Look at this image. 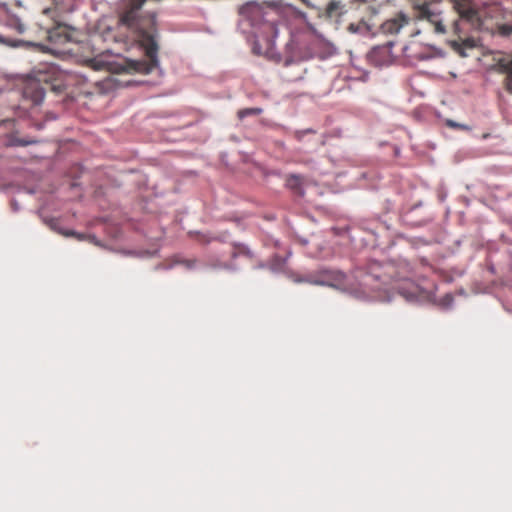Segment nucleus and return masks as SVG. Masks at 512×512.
<instances>
[{"instance_id": "obj_1", "label": "nucleus", "mask_w": 512, "mask_h": 512, "mask_svg": "<svg viewBox=\"0 0 512 512\" xmlns=\"http://www.w3.org/2000/svg\"><path fill=\"white\" fill-rule=\"evenodd\" d=\"M147 0H122L117 9L116 41L138 43L147 60L124 59L115 64L116 73L148 74L158 67V28L156 13L143 11Z\"/></svg>"}, {"instance_id": "obj_2", "label": "nucleus", "mask_w": 512, "mask_h": 512, "mask_svg": "<svg viewBox=\"0 0 512 512\" xmlns=\"http://www.w3.org/2000/svg\"><path fill=\"white\" fill-rule=\"evenodd\" d=\"M370 13V5L363 0H331L324 9L325 17L337 25L367 23Z\"/></svg>"}, {"instance_id": "obj_3", "label": "nucleus", "mask_w": 512, "mask_h": 512, "mask_svg": "<svg viewBox=\"0 0 512 512\" xmlns=\"http://www.w3.org/2000/svg\"><path fill=\"white\" fill-rule=\"evenodd\" d=\"M409 2L417 19L429 22L438 34L446 32L440 0H409Z\"/></svg>"}, {"instance_id": "obj_4", "label": "nucleus", "mask_w": 512, "mask_h": 512, "mask_svg": "<svg viewBox=\"0 0 512 512\" xmlns=\"http://www.w3.org/2000/svg\"><path fill=\"white\" fill-rule=\"evenodd\" d=\"M345 279L346 275L339 270L320 269L314 273L307 274L298 281L338 288L345 283Z\"/></svg>"}, {"instance_id": "obj_5", "label": "nucleus", "mask_w": 512, "mask_h": 512, "mask_svg": "<svg viewBox=\"0 0 512 512\" xmlns=\"http://www.w3.org/2000/svg\"><path fill=\"white\" fill-rule=\"evenodd\" d=\"M238 13L243 20L249 22L251 26L259 24L263 17V6L256 2H247L239 7Z\"/></svg>"}, {"instance_id": "obj_6", "label": "nucleus", "mask_w": 512, "mask_h": 512, "mask_svg": "<svg viewBox=\"0 0 512 512\" xmlns=\"http://www.w3.org/2000/svg\"><path fill=\"white\" fill-rule=\"evenodd\" d=\"M45 95V90L40 81L30 80L27 81L23 88V97L30 100L33 105H39Z\"/></svg>"}, {"instance_id": "obj_7", "label": "nucleus", "mask_w": 512, "mask_h": 512, "mask_svg": "<svg viewBox=\"0 0 512 512\" xmlns=\"http://www.w3.org/2000/svg\"><path fill=\"white\" fill-rule=\"evenodd\" d=\"M0 22L18 34H23L25 31V24L22 22L20 16L10 9H5L0 13Z\"/></svg>"}, {"instance_id": "obj_8", "label": "nucleus", "mask_w": 512, "mask_h": 512, "mask_svg": "<svg viewBox=\"0 0 512 512\" xmlns=\"http://www.w3.org/2000/svg\"><path fill=\"white\" fill-rule=\"evenodd\" d=\"M47 39L54 44H64L70 40V33L66 25L57 23L51 28H47Z\"/></svg>"}, {"instance_id": "obj_9", "label": "nucleus", "mask_w": 512, "mask_h": 512, "mask_svg": "<svg viewBox=\"0 0 512 512\" xmlns=\"http://www.w3.org/2000/svg\"><path fill=\"white\" fill-rule=\"evenodd\" d=\"M408 23L409 18L405 14L399 13L395 17L386 20L381 25V29L385 34L394 35L399 33V31Z\"/></svg>"}, {"instance_id": "obj_10", "label": "nucleus", "mask_w": 512, "mask_h": 512, "mask_svg": "<svg viewBox=\"0 0 512 512\" xmlns=\"http://www.w3.org/2000/svg\"><path fill=\"white\" fill-rule=\"evenodd\" d=\"M454 7L461 19H465L471 23L478 20V12L470 0L457 1Z\"/></svg>"}, {"instance_id": "obj_11", "label": "nucleus", "mask_w": 512, "mask_h": 512, "mask_svg": "<svg viewBox=\"0 0 512 512\" xmlns=\"http://www.w3.org/2000/svg\"><path fill=\"white\" fill-rule=\"evenodd\" d=\"M398 293L407 300H414L421 295V288L413 281L405 280L394 286Z\"/></svg>"}, {"instance_id": "obj_12", "label": "nucleus", "mask_w": 512, "mask_h": 512, "mask_svg": "<svg viewBox=\"0 0 512 512\" xmlns=\"http://www.w3.org/2000/svg\"><path fill=\"white\" fill-rule=\"evenodd\" d=\"M497 67L499 72L506 74L505 88L512 94V55L499 59Z\"/></svg>"}, {"instance_id": "obj_13", "label": "nucleus", "mask_w": 512, "mask_h": 512, "mask_svg": "<svg viewBox=\"0 0 512 512\" xmlns=\"http://www.w3.org/2000/svg\"><path fill=\"white\" fill-rule=\"evenodd\" d=\"M263 112L262 108L254 107V108H244L240 109L237 112V116L240 120L244 119L247 116L259 115Z\"/></svg>"}, {"instance_id": "obj_14", "label": "nucleus", "mask_w": 512, "mask_h": 512, "mask_svg": "<svg viewBox=\"0 0 512 512\" xmlns=\"http://www.w3.org/2000/svg\"><path fill=\"white\" fill-rule=\"evenodd\" d=\"M61 233L66 237H75L79 241L86 240V239L90 240V241L94 240L93 236H90V235L87 236L85 234L78 233V232H75L72 230L62 231Z\"/></svg>"}, {"instance_id": "obj_15", "label": "nucleus", "mask_w": 512, "mask_h": 512, "mask_svg": "<svg viewBox=\"0 0 512 512\" xmlns=\"http://www.w3.org/2000/svg\"><path fill=\"white\" fill-rule=\"evenodd\" d=\"M497 31L503 37H512V22L499 25Z\"/></svg>"}, {"instance_id": "obj_16", "label": "nucleus", "mask_w": 512, "mask_h": 512, "mask_svg": "<svg viewBox=\"0 0 512 512\" xmlns=\"http://www.w3.org/2000/svg\"><path fill=\"white\" fill-rule=\"evenodd\" d=\"M316 133L315 130L311 129V128H308V129H304V130H296L293 132V137L297 140V141H302L304 136L306 134H314Z\"/></svg>"}, {"instance_id": "obj_17", "label": "nucleus", "mask_w": 512, "mask_h": 512, "mask_svg": "<svg viewBox=\"0 0 512 512\" xmlns=\"http://www.w3.org/2000/svg\"><path fill=\"white\" fill-rule=\"evenodd\" d=\"M347 24V30L351 33H357L361 31L367 23H357V22H350Z\"/></svg>"}, {"instance_id": "obj_18", "label": "nucleus", "mask_w": 512, "mask_h": 512, "mask_svg": "<svg viewBox=\"0 0 512 512\" xmlns=\"http://www.w3.org/2000/svg\"><path fill=\"white\" fill-rule=\"evenodd\" d=\"M36 143V140H26V139H20V138H13L11 140V145H15V146H27V145H30V144H34Z\"/></svg>"}, {"instance_id": "obj_19", "label": "nucleus", "mask_w": 512, "mask_h": 512, "mask_svg": "<svg viewBox=\"0 0 512 512\" xmlns=\"http://www.w3.org/2000/svg\"><path fill=\"white\" fill-rule=\"evenodd\" d=\"M20 43H22V41L11 40L0 35V44L16 47L20 45Z\"/></svg>"}, {"instance_id": "obj_20", "label": "nucleus", "mask_w": 512, "mask_h": 512, "mask_svg": "<svg viewBox=\"0 0 512 512\" xmlns=\"http://www.w3.org/2000/svg\"><path fill=\"white\" fill-rule=\"evenodd\" d=\"M300 183V178L298 176H290L288 179H287V185L291 188H295L296 186H298Z\"/></svg>"}, {"instance_id": "obj_21", "label": "nucleus", "mask_w": 512, "mask_h": 512, "mask_svg": "<svg viewBox=\"0 0 512 512\" xmlns=\"http://www.w3.org/2000/svg\"><path fill=\"white\" fill-rule=\"evenodd\" d=\"M454 27H455V29H457V27H458L457 21L454 22Z\"/></svg>"}, {"instance_id": "obj_22", "label": "nucleus", "mask_w": 512, "mask_h": 512, "mask_svg": "<svg viewBox=\"0 0 512 512\" xmlns=\"http://www.w3.org/2000/svg\"><path fill=\"white\" fill-rule=\"evenodd\" d=\"M391 269H392V266L386 267V270H391Z\"/></svg>"}, {"instance_id": "obj_23", "label": "nucleus", "mask_w": 512, "mask_h": 512, "mask_svg": "<svg viewBox=\"0 0 512 512\" xmlns=\"http://www.w3.org/2000/svg\"><path fill=\"white\" fill-rule=\"evenodd\" d=\"M303 2H306V0H302Z\"/></svg>"}]
</instances>
